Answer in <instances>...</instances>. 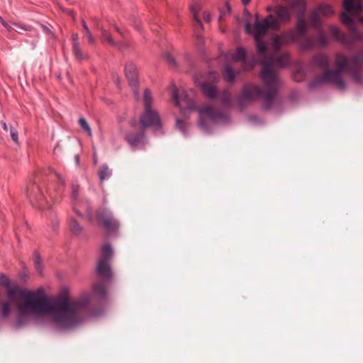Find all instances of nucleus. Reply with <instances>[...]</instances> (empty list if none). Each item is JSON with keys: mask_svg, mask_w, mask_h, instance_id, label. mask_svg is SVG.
<instances>
[{"mask_svg": "<svg viewBox=\"0 0 363 363\" xmlns=\"http://www.w3.org/2000/svg\"><path fill=\"white\" fill-rule=\"evenodd\" d=\"M22 302L18 305V315L13 323L16 329L25 327L29 318H40L49 315L52 320L62 328L68 329L77 325L79 322L78 312L85 308L89 303L87 296L72 301L66 295L51 298L38 289L21 298Z\"/></svg>", "mask_w": 363, "mask_h": 363, "instance_id": "f257e3e1", "label": "nucleus"}, {"mask_svg": "<svg viewBox=\"0 0 363 363\" xmlns=\"http://www.w3.org/2000/svg\"><path fill=\"white\" fill-rule=\"evenodd\" d=\"M278 91L275 89L265 87L261 89L252 85H245L242 93L237 98L238 106L243 108L248 103L255 99L263 100L262 108L269 111L272 108Z\"/></svg>", "mask_w": 363, "mask_h": 363, "instance_id": "f03ea898", "label": "nucleus"}, {"mask_svg": "<svg viewBox=\"0 0 363 363\" xmlns=\"http://www.w3.org/2000/svg\"><path fill=\"white\" fill-rule=\"evenodd\" d=\"M102 258L99 261L96 273L104 279V281H99L94 284V296L101 303L106 301V282L111 280L113 272L108 264V261L113 255V250L109 243L105 244L102 247Z\"/></svg>", "mask_w": 363, "mask_h": 363, "instance_id": "7ed1b4c3", "label": "nucleus"}, {"mask_svg": "<svg viewBox=\"0 0 363 363\" xmlns=\"http://www.w3.org/2000/svg\"><path fill=\"white\" fill-rule=\"evenodd\" d=\"M199 112L200 117L199 126L203 132L208 135L213 133L210 123L228 122L229 121V117L226 113L216 111L210 106L201 108Z\"/></svg>", "mask_w": 363, "mask_h": 363, "instance_id": "20e7f679", "label": "nucleus"}, {"mask_svg": "<svg viewBox=\"0 0 363 363\" xmlns=\"http://www.w3.org/2000/svg\"><path fill=\"white\" fill-rule=\"evenodd\" d=\"M336 66L337 69H327V71L333 79V83L339 89L343 90L346 87V84L342 78V74L346 70L349 72L350 62L345 56L337 54L336 55Z\"/></svg>", "mask_w": 363, "mask_h": 363, "instance_id": "39448f33", "label": "nucleus"}, {"mask_svg": "<svg viewBox=\"0 0 363 363\" xmlns=\"http://www.w3.org/2000/svg\"><path fill=\"white\" fill-rule=\"evenodd\" d=\"M262 65L263 67L260 73V77L265 87L275 89L278 91L279 80L275 72L272 69L273 65L272 59L265 57L262 61Z\"/></svg>", "mask_w": 363, "mask_h": 363, "instance_id": "423d86ee", "label": "nucleus"}, {"mask_svg": "<svg viewBox=\"0 0 363 363\" xmlns=\"http://www.w3.org/2000/svg\"><path fill=\"white\" fill-rule=\"evenodd\" d=\"M141 128H152L155 130H159L162 128V121L159 113L152 108H144L139 120Z\"/></svg>", "mask_w": 363, "mask_h": 363, "instance_id": "0eeeda50", "label": "nucleus"}, {"mask_svg": "<svg viewBox=\"0 0 363 363\" xmlns=\"http://www.w3.org/2000/svg\"><path fill=\"white\" fill-rule=\"evenodd\" d=\"M0 286L5 288L8 298L11 300L19 297L21 298L34 291L21 289L17 285L13 284L7 275L0 274Z\"/></svg>", "mask_w": 363, "mask_h": 363, "instance_id": "6e6552de", "label": "nucleus"}, {"mask_svg": "<svg viewBox=\"0 0 363 363\" xmlns=\"http://www.w3.org/2000/svg\"><path fill=\"white\" fill-rule=\"evenodd\" d=\"M271 27L267 24V21H259L258 14L255 16V21L253 28L249 21L245 23V32L248 35H253L254 38H264Z\"/></svg>", "mask_w": 363, "mask_h": 363, "instance_id": "1a4fd4ad", "label": "nucleus"}, {"mask_svg": "<svg viewBox=\"0 0 363 363\" xmlns=\"http://www.w3.org/2000/svg\"><path fill=\"white\" fill-rule=\"evenodd\" d=\"M26 196L33 206L38 208H44V195L35 182H30L26 187Z\"/></svg>", "mask_w": 363, "mask_h": 363, "instance_id": "9d476101", "label": "nucleus"}, {"mask_svg": "<svg viewBox=\"0 0 363 363\" xmlns=\"http://www.w3.org/2000/svg\"><path fill=\"white\" fill-rule=\"evenodd\" d=\"M308 26L303 15L297 18L296 28L284 34V38L290 42H297L299 38L307 35Z\"/></svg>", "mask_w": 363, "mask_h": 363, "instance_id": "9b49d317", "label": "nucleus"}, {"mask_svg": "<svg viewBox=\"0 0 363 363\" xmlns=\"http://www.w3.org/2000/svg\"><path fill=\"white\" fill-rule=\"evenodd\" d=\"M125 74L131 87L136 88L138 85V70L135 65L128 61L125 65Z\"/></svg>", "mask_w": 363, "mask_h": 363, "instance_id": "f8f14e48", "label": "nucleus"}, {"mask_svg": "<svg viewBox=\"0 0 363 363\" xmlns=\"http://www.w3.org/2000/svg\"><path fill=\"white\" fill-rule=\"evenodd\" d=\"M145 135V129L143 128L137 133L127 131L125 133V140L133 149H135L143 143Z\"/></svg>", "mask_w": 363, "mask_h": 363, "instance_id": "ddd939ff", "label": "nucleus"}, {"mask_svg": "<svg viewBox=\"0 0 363 363\" xmlns=\"http://www.w3.org/2000/svg\"><path fill=\"white\" fill-rule=\"evenodd\" d=\"M104 230L106 231L108 235L114 236L118 234V231L120 227V223L116 218H113L101 224Z\"/></svg>", "mask_w": 363, "mask_h": 363, "instance_id": "4468645a", "label": "nucleus"}, {"mask_svg": "<svg viewBox=\"0 0 363 363\" xmlns=\"http://www.w3.org/2000/svg\"><path fill=\"white\" fill-rule=\"evenodd\" d=\"M182 101L184 105L180 106L182 114L186 116L189 111H195L197 109L196 104L194 100L189 98L185 92L182 94Z\"/></svg>", "mask_w": 363, "mask_h": 363, "instance_id": "2eb2a0df", "label": "nucleus"}, {"mask_svg": "<svg viewBox=\"0 0 363 363\" xmlns=\"http://www.w3.org/2000/svg\"><path fill=\"white\" fill-rule=\"evenodd\" d=\"M329 82L333 83V79L330 76L328 71L325 70L323 74L316 77L308 84V88L310 89H314L315 88L323 86L324 84Z\"/></svg>", "mask_w": 363, "mask_h": 363, "instance_id": "dca6fc26", "label": "nucleus"}, {"mask_svg": "<svg viewBox=\"0 0 363 363\" xmlns=\"http://www.w3.org/2000/svg\"><path fill=\"white\" fill-rule=\"evenodd\" d=\"M114 218L112 211L106 208L100 207L96 211V219L99 225Z\"/></svg>", "mask_w": 363, "mask_h": 363, "instance_id": "f3484780", "label": "nucleus"}, {"mask_svg": "<svg viewBox=\"0 0 363 363\" xmlns=\"http://www.w3.org/2000/svg\"><path fill=\"white\" fill-rule=\"evenodd\" d=\"M201 90L203 95L211 99H215L218 95V89L208 82H203L201 84Z\"/></svg>", "mask_w": 363, "mask_h": 363, "instance_id": "a211bd4d", "label": "nucleus"}, {"mask_svg": "<svg viewBox=\"0 0 363 363\" xmlns=\"http://www.w3.org/2000/svg\"><path fill=\"white\" fill-rule=\"evenodd\" d=\"M274 11L279 23L280 21H288L291 19V13L288 9L284 6L279 5L276 6Z\"/></svg>", "mask_w": 363, "mask_h": 363, "instance_id": "6ab92c4d", "label": "nucleus"}, {"mask_svg": "<svg viewBox=\"0 0 363 363\" xmlns=\"http://www.w3.org/2000/svg\"><path fill=\"white\" fill-rule=\"evenodd\" d=\"M340 19L342 23H344L347 25L351 26V30L352 33H358V30H357V27L354 25V18L353 15L351 13V11H343L341 13Z\"/></svg>", "mask_w": 363, "mask_h": 363, "instance_id": "aec40b11", "label": "nucleus"}, {"mask_svg": "<svg viewBox=\"0 0 363 363\" xmlns=\"http://www.w3.org/2000/svg\"><path fill=\"white\" fill-rule=\"evenodd\" d=\"M257 52L259 55L265 56L267 53V46L264 42V38H254Z\"/></svg>", "mask_w": 363, "mask_h": 363, "instance_id": "412c9836", "label": "nucleus"}, {"mask_svg": "<svg viewBox=\"0 0 363 363\" xmlns=\"http://www.w3.org/2000/svg\"><path fill=\"white\" fill-rule=\"evenodd\" d=\"M315 65L323 68L327 69L330 65V60L328 57L324 55H316L313 59Z\"/></svg>", "mask_w": 363, "mask_h": 363, "instance_id": "4be33fe9", "label": "nucleus"}, {"mask_svg": "<svg viewBox=\"0 0 363 363\" xmlns=\"http://www.w3.org/2000/svg\"><path fill=\"white\" fill-rule=\"evenodd\" d=\"M201 10V6L199 4H195L191 6L190 11L193 16V18L196 23L199 26L202 27V22L201 20L199 18V13Z\"/></svg>", "mask_w": 363, "mask_h": 363, "instance_id": "5701e85b", "label": "nucleus"}, {"mask_svg": "<svg viewBox=\"0 0 363 363\" xmlns=\"http://www.w3.org/2000/svg\"><path fill=\"white\" fill-rule=\"evenodd\" d=\"M33 263L36 272L41 275L43 274V263L40 255L36 250L33 252Z\"/></svg>", "mask_w": 363, "mask_h": 363, "instance_id": "b1692460", "label": "nucleus"}, {"mask_svg": "<svg viewBox=\"0 0 363 363\" xmlns=\"http://www.w3.org/2000/svg\"><path fill=\"white\" fill-rule=\"evenodd\" d=\"M363 69H357L353 67H349V73L352 75L354 82L358 84H363V78L360 75V72Z\"/></svg>", "mask_w": 363, "mask_h": 363, "instance_id": "393cba45", "label": "nucleus"}, {"mask_svg": "<svg viewBox=\"0 0 363 363\" xmlns=\"http://www.w3.org/2000/svg\"><path fill=\"white\" fill-rule=\"evenodd\" d=\"M264 21H267V24L271 27L272 30H278L279 29V22L274 14H269Z\"/></svg>", "mask_w": 363, "mask_h": 363, "instance_id": "a878e982", "label": "nucleus"}, {"mask_svg": "<svg viewBox=\"0 0 363 363\" xmlns=\"http://www.w3.org/2000/svg\"><path fill=\"white\" fill-rule=\"evenodd\" d=\"M69 230L73 235H79L82 232L83 228L74 218H71L69 220Z\"/></svg>", "mask_w": 363, "mask_h": 363, "instance_id": "bb28decb", "label": "nucleus"}, {"mask_svg": "<svg viewBox=\"0 0 363 363\" xmlns=\"http://www.w3.org/2000/svg\"><path fill=\"white\" fill-rule=\"evenodd\" d=\"M298 41H299L300 47L303 50H310L313 46V40L307 35L299 38Z\"/></svg>", "mask_w": 363, "mask_h": 363, "instance_id": "cd10ccee", "label": "nucleus"}, {"mask_svg": "<svg viewBox=\"0 0 363 363\" xmlns=\"http://www.w3.org/2000/svg\"><path fill=\"white\" fill-rule=\"evenodd\" d=\"M111 175V170L108 168L106 164H104L99 171V177L101 182H103L105 179H108Z\"/></svg>", "mask_w": 363, "mask_h": 363, "instance_id": "c85d7f7f", "label": "nucleus"}, {"mask_svg": "<svg viewBox=\"0 0 363 363\" xmlns=\"http://www.w3.org/2000/svg\"><path fill=\"white\" fill-rule=\"evenodd\" d=\"M223 76L229 82H233L235 79L236 74L229 65H226L225 66Z\"/></svg>", "mask_w": 363, "mask_h": 363, "instance_id": "c756f323", "label": "nucleus"}, {"mask_svg": "<svg viewBox=\"0 0 363 363\" xmlns=\"http://www.w3.org/2000/svg\"><path fill=\"white\" fill-rule=\"evenodd\" d=\"M233 60L235 61H241L242 63L245 64L247 62V57H246V51L242 48L239 47L237 48L236 53L233 57Z\"/></svg>", "mask_w": 363, "mask_h": 363, "instance_id": "7c9ffc66", "label": "nucleus"}, {"mask_svg": "<svg viewBox=\"0 0 363 363\" xmlns=\"http://www.w3.org/2000/svg\"><path fill=\"white\" fill-rule=\"evenodd\" d=\"M176 127L184 136L188 135V123L179 118L176 119Z\"/></svg>", "mask_w": 363, "mask_h": 363, "instance_id": "2f4dec72", "label": "nucleus"}, {"mask_svg": "<svg viewBox=\"0 0 363 363\" xmlns=\"http://www.w3.org/2000/svg\"><path fill=\"white\" fill-rule=\"evenodd\" d=\"M282 40L279 35L275 34L272 40V47L274 52H279L282 46Z\"/></svg>", "mask_w": 363, "mask_h": 363, "instance_id": "473e14b6", "label": "nucleus"}, {"mask_svg": "<svg viewBox=\"0 0 363 363\" xmlns=\"http://www.w3.org/2000/svg\"><path fill=\"white\" fill-rule=\"evenodd\" d=\"M350 65V67H353L357 69H363V65L361 62V58L359 54L353 55Z\"/></svg>", "mask_w": 363, "mask_h": 363, "instance_id": "72a5a7b5", "label": "nucleus"}, {"mask_svg": "<svg viewBox=\"0 0 363 363\" xmlns=\"http://www.w3.org/2000/svg\"><path fill=\"white\" fill-rule=\"evenodd\" d=\"M82 26L83 27V32L84 33V35L87 38L89 42L90 43H94L95 41L94 38L93 37L89 28H88L84 19L82 20Z\"/></svg>", "mask_w": 363, "mask_h": 363, "instance_id": "f704fd0d", "label": "nucleus"}, {"mask_svg": "<svg viewBox=\"0 0 363 363\" xmlns=\"http://www.w3.org/2000/svg\"><path fill=\"white\" fill-rule=\"evenodd\" d=\"M144 108H152L151 102H152V94L151 91L146 89L144 91Z\"/></svg>", "mask_w": 363, "mask_h": 363, "instance_id": "c9c22d12", "label": "nucleus"}, {"mask_svg": "<svg viewBox=\"0 0 363 363\" xmlns=\"http://www.w3.org/2000/svg\"><path fill=\"white\" fill-rule=\"evenodd\" d=\"M319 11L325 16H332L334 13L333 8L330 5L323 4L318 6Z\"/></svg>", "mask_w": 363, "mask_h": 363, "instance_id": "e433bc0d", "label": "nucleus"}, {"mask_svg": "<svg viewBox=\"0 0 363 363\" xmlns=\"http://www.w3.org/2000/svg\"><path fill=\"white\" fill-rule=\"evenodd\" d=\"M101 35H102L103 38L105 40H106L111 45L116 46V45H119L118 43L115 42V40L112 38L111 35L107 30H102Z\"/></svg>", "mask_w": 363, "mask_h": 363, "instance_id": "4c0bfd02", "label": "nucleus"}, {"mask_svg": "<svg viewBox=\"0 0 363 363\" xmlns=\"http://www.w3.org/2000/svg\"><path fill=\"white\" fill-rule=\"evenodd\" d=\"M220 100L224 106H228L231 101L230 93L224 91L220 96Z\"/></svg>", "mask_w": 363, "mask_h": 363, "instance_id": "58836bf2", "label": "nucleus"}, {"mask_svg": "<svg viewBox=\"0 0 363 363\" xmlns=\"http://www.w3.org/2000/svg\"><path fill=\"white\" fill-rule=\"evenodd\" d=\"M79 124L80 125L81 128L89 135H91V130L88 124L87 121L84 118H80L79 119Z\"/></svg>", "mask_w": 363, "mask_h": 363, "instance_id": "ea45409f", "label": "nucleus"}, {"mask_svg": "<svg viewBox=\"0 0 363 363\" xmlns=\"http://www.w3.org/2000/svg\"><path fill=\"white\" fill-rule=\"evenodd\" d=\"M11 312V304L9 301L1 303V313L4 318H6Z\"/></svg>", "mask_w": 363, "mask_h": 363, "instance_id": "a19ab883", "label": "nucleus"}, {"mask_svg": "<svg viewBox=\"0 0 363 363\" xmlns=\"http://www.w3.org/2000/svg\"><path fill=\"white\" fill-rule=\"evenodd\" d=\"M164 59L169 67H171L172 68H174V69L177 68V62L171 54H169L168 52L165 53Z\"/></svg>", "mask_w": 363, "mask_h": 363, "instance_id": "79ce46f5", "label": "nucleus"}, {"mask_svg": "<svg viewBox=\"0 0 363 363\" xmlns=\"http://www.w3.org/2000/svg\"><path fill=\"white\" fill-rule=\"evenodd\" d=\"M57 177L58 179L57 192L58 194H61L65 190V180L60 174H57Z\"/></svg>", "mask_w": 363, "mask_h": 363, "instance_id": "37998d69", "label": "nucleus"}, {"mask_svg": "<svg viewBox=\"0 0 363 363\" xmlns=\"http://www.w3.org/2000/svg\"><path fill=\"white\" fill-rule=\"evenodd\" d=\"M79 186L77 183H73L72 186V200L76 201L79 196Z\"/></svg>", "mask_w": 363, "mask_h": 363, "instance_id": "c03bdc74", "label": "nucleus"}, {"mask_svg": "<svg viewBox=\"0 0 363 363\" xmlns=\"http://www.w3.org/2000/svg\"><path fill=\"white\" fill-rule=\"evenodd\" d=\"M6 28L9 30H15L16 32L20 33V31L18 29L23 30H28V28L26 26H21L16 23H12V25H7Z\"/></svg>", "mask_w": 363, "mask_h": 363, "instance_id": "a18cd8bd", "label": "nucleus"}, {"mask_svg": "<svg viewBox=\"0 0 363 363\" xmlns=\"http://www.w3.org/2000/svg\"><path fill=\"white\" fill-rule=\"evenodd\" d=\"M172 99H173V101H174V104L176 106H179V104H180L179 94L178 90L177 89V88L175 86L173 87L172 89Z\"/></svg>", "mask_w": 363, "mask_h": 363, "instance_id": "49530a36", "label": "nucleus"}, {"mask_svg": "<svg viewBox=\"0 0 363 363\" xmlns=\"http://www.w3.org/2000/svg\"><path fill=\"white\" fill-rule=\"evenodd\" d=\"M72 51H73V53L75 56V57L78 60H82L84 59V56H83V53L80 49V47L79 45V46H75V47H72Z\"/></svg>", "mask_w": 363, "mask_h": 363, "instance_id": "de8ad7c7", "label": "nucleus"}, {"mask_svg": "<svg viewBox=\"0 0 363 363\" xmlns=\"http://www.w3.org/2000/svg\"><path fill=\"white\" fill-rule=\"evenodd\" d=\"M356 0H344L343 6L346 11H351L354 7V4Z\"/></svg>", "mask_w": 363, "mask_h": 363, "instance_id": "09e8293b", "label": "nucleus"}, {"mask_svg": "<svg viewBox=\"0 0 363 363\" xmlns=\"http://www.w3.org/2000/svg\"><path fill=\"white\" fill-rule=\"evenodd\" d=\"M318 43L320 46L325 47L328 43V37L324 33H320L318 35Z\"/></svg>", "mask_w": 363, "mask_h": 363, "instance_id": "8fccbe9b", "label": "nucleus"}, {"mask_svg": "<svg viewBox=\"0 0 363 363\" xmlns=\"http://www.w3.org/2000/svg\"><path fill=\"white\" fill-rule=\"evenodd\" d=\"M330 31L331 32L332 35H333V37L335 39H337V40L340 39V30L336 26H331L330 27Z\"/></svg>", "mask_w": 363, "mask_h": 363, "instance_id": "3c124183", "label": "nucleus"}, {"mask_svg": "<svg viewBox=\"0 0 363 363\" xmlns=\"http://www.w3.org/2000/svg\"><path fill=\"white\" fill-rule=\"evenodd\" d=\"M10 135H11V139L13 140V141L16 143H18V132L17 130L13 128V127H11L10 128Z\"/></svg>", "mask_w": 363, "mask_h": 363, "instance_id": "603ef678", "label": "nucleus"}, {"mask_svg": "<svg viewBox=\"0 0 363 363\" xmlns=\"http://www.w3.org/2000/svg\"><path fill=\"white\" fill-rule=\"evenodd\" d=\"M311 21L314 24H319L320 23L319 13L316 11H312Z\"/></svg>", "mask_w": 363, "mask_h": 363, "instance_id": "864d4df0", "label": "nucleus"}, {"mask_svg": "<svg viewBox=\"0 0 363 363\" xmlns=\"http://www.w3.org/2000/svg\"><path fill=\"white\" fill-rule=\"evenodd\" d=\"M352 11H355L357 12H362L363 11L362 3L359 1H355Z\"/></svg>", "mask_w": 363, "mask_h": 363, "instance_id": "5fc2aeb1", "label": "nucleus"}, {"mask_svg": "<svg viewBox=\"0 0 363 363\" xmlns=\"http://www.w3.org/2000/svg\"><path fill=\"white\" fill-rule=\"evenodd\" d=\"M40 27L45 34L50 35L52 38L55 37L54 33L47 26L40 24Z\"/></svg>", "mask_w": 363, "mask_h": 363, "instance_id": "6e6d98bb", "label": "nucleus"}, {"mask_svg": "<svg viewBox=\"0 0 363 363\" xmlns=\"http://www.w3.org/2000/svg\"><path fill=\"white\" fill-rule=\"evenodd\" d=\"M248 120L255 123H259L262 122L261 118L255 115H250L248 116Z\"/></svg>", "mask_w": 363, "mask_h": 363, "instance_id": "4d7b16f0", "label": "nucleus"}, {"mask_svg": "<svg viewBox=\"0 0 363 363\" xmlns=\"http://www.w3.org/2000/svg\"><path fill=\"white\" fill-rule=\"evenodd\" d=\"M72 47L79 46V43L78 42L79 36L78 34L74 33L72 36Z\"/></svg>", "mask_w": 363, "mask_h": 363, "instance_id": "13d9d810", "label": "nucleus"}, {"mask_svg": "<svg viewBox=\"0 0 363 363\" xmlns=\"http://www.w3.org/2000/svg\"><path fill=\"white\" fill-rule=\"evenodd\" d=\"M277 63L280 67H285L286 65V60L283 57H277Z\"/></svg>", "mask_w": 363, "mask_h": 363, "instance_id": "bf43d9fd", "label": "nucleus"}, {"mask_svg": "<svg viewBox=\"0 0 363 363\" xmlns=\"http://www.w3.org/2000/svg\"><path fill=\"white\" fill-rule=\"evenodd\" d=\"M129 124L132 128H135L138 125V121L135 118H133L130 121Z\"/></svg>", "mask_w": 363, "mask_h": 363, "instance_id": "052dcab7", "label": "nucleus"}, {"mask_svg": "<svg viewBox=\"0 0 363 363\" xmlns=\"http://www.w3.org/2000/svg\"><path fill=\"white\" fill-rule=\"evenodd\" d=\"M203 19L206 22H210L211 21V15H210V13L208 12H207V11L204 12V13H203Z\"/></svg>", "mask_w": 363, "mask_h": 363, "instance_id": "680f3d73", "label": "nucleus"}, {"mask_svg": "<svg viewBox=\"0 0 363 363\" xmlns=\"http://www.w3.org/2000/svg\"><path fill=\"white\" fill-rule=\"evenodd\" d=\"M243 15L246 18H250L251 17V13L250 12L247 10V9H245L244 11H243Z\"/></svg>", "mask_w": 363, "mask_h": 363, "instance_id": "e2e57ef3", "label": "nucleus"}, {"mask_svg": "<svg viewBox=\"0 0 363 363\" xmlns=\"http://www.w3.org/2000/svg\"><path fill=\"white\" fill-rule=\"evenodd\" d=\"M113 79L116 83V84L118 86H119V78L116 74H113Z\"/></svg>", "mask_w": 363, "mask_h": 363, "instance_id": "0e129e2a", "label": "nucleus"}, {"mask_svg": "<svg viewBox=\"0 0 363 363\" xmlns=\"http://www.w3.org/2000/svg\"><path fill=\"white\" fill-rule=\"evenodd\" d=\"M1 126H2L3 129L5 131H7L8 130V126L6 125V123L2 121H1Z\"/></svg>", "mask_w": 363, "mask_h": 363, "instance_id": "69168bd1", "label": "nucleus"}, {"mask_svg": "<svg viewBox=\"0 0 363 363\" xmlns=\"http://www.w3.org/2000/svg\"><path fill=\"white\" fill-rule=\"evenodd\" d=\"M87 213H88V216H89V218L90 220H92V213H91V211L90 209H89L87 211Z\"/></svg>", "mask_w": 363, "mask_h": 363, "instance_id": "338daca9", "label": "nucleus"}, {"mask_svg": "<svg viewBox=\"0 0 363 363\" xmlns=\"http://www.w3.org/2000/svg\"><path fill=\"white\" fill-rule=\"evenodd\" d=\"M241 1L244 6L247 5L251 1V0H241Z\"/></svg>", "mask_w": 363, "mask_h": 363, "instance_id": "774afa93", "label": "nucleus"}]
</instances>
